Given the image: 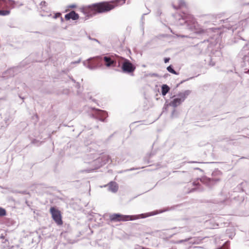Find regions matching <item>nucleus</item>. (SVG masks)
<instances>
[{
	"instance_id": "34",
	"label": "nucleus",
	"mask_w": 249,
	"mask_h": 249,
	"mask_svg": "<svg viewBox=\"0 0 249 249\" xmlns=\"http://www.w3.org/2000/svg\"><path fill=\"white\" fill-rule=\"evenodd\" d=\"M232 236H233L232 234H231V235H229V237L231 238H232Z\"/></svg>"
},
{
	"instance_id": "15",
	"label": "nucleus",
	"mask_w": 249,
	"mask_h": 249,
	"mask_svg": "<svg viewBox=\"0 0 249 249\" xmlns=\"http://www.w3.org/2000/svg\"><path fill=\"white\" fill-rule=\"evenodd\" d=\"M170 87L166 84H163L161 86V94L164 96L170 90Z\"/></svg>"
},
{
	"instance_id": "4",
	"label": "nucleus",
	"mask_w": 249,
	"mask_h": 249,
	"mask_svg": "<svg viewBox=\"0 0 249 249\" xmlns=\"http://www.w3.org/2000/svg\"><path fill=\"white\" fill-rule=\"evenodd\" d=\"M191 92V91L190 90H186L183 92L179 93L177 97L171 101L168 105L174 108L177 107L185 100Z\"/></svg>"
},
{
	"instance_id": "45",
	"label": "nucleus",
	"mask_w": 249,
	"mask_h": 249,
	"mask_svg": "<svg viewBox=\"0 0 249 249\" xmlns=\"http://www.w3.org/2000/svg\"><path fill=\"white\" fill-rule=\"evenodd\" d=\"M156 213H153V214H152L151 215H153L154 214H156Z\"/></svg>"
},
{
	"instance_id": "25",
	"label": "nucleus",
	"mask_w": 249,
	"mask_h": 249,
	"mask_svg": "<svg viewBox=\"0 0 249 249\" xmlns=\"http://www.w3.org/2000/svg\"><path fill=\"white\" fill-rule=\"evenodd\" d=\"M76 5L74 4H71L68 6V8H76Z\"/></svg>"
},
{
	"instance_id": "23",
	"label": "nucleus",
	"mask_w": 249,
	"mask_h": 249,
	"mask_svg": "<svg viewBox=\"0 0 249 249\" xmlns=\"http://www.w3.org/2000/svg\"><path fill=\"white\" fill-rule=\"evenodd\" d=\"M61 16V14L60 13H59V12L58 13H56L53 16V18H58L60 17Z\"/></svg>"
},
{
	"instance_id": "26",
	"label": "nucleus",
	"mask_w": 249,
	"mask_h": 249,
	"mask_svg": "<svg viewBox=\"0 0 249 249\" xmlns=\"http://www.w3.org/2000/svg\"><path fill=\"white\" fill-rule=\"evenodd\" d=\"M170 60V58L169 57H165L164 58V62L165 63H167L169 62Z\"/></svg>"
},
{
	"instance_id": "2",
	"label": "nucleus",
	"mask_w": 249,
	"mask_h": 249,
	"mask_svg": "<svg viewBox=\"0 0 249 249\" xmlns=\"http://www.w3.org/2000/svg\"><path fill=\"white\" fill-rule=\"evenodd\" d=\"M104 61L107 67H114L116 65V60L112 55L97 56L90 57L83 62L84 65L88 69L92 70L102 66V61Z\"/></svg>"
},
{
	"instance_id": "19",
	"label": "nucleus",
	"mask_w": 249,
	"mask_h": 249,
	"mask_svg": "<svg viewBox=\"0 0 249 249\" xmlns=\"http://www.w3.org/2000/svg\"><path fill=\"white\" fill-rule=\"evenodd\" d=\"M178 7H177L174 4H173V7L175 9H178V8H181L185 5V1L184 0H178Z\"/></svg>"
},
{
	"instance_id": "17",
	"label": "nucleus",
	"mask_w": 249,
	"mask_h": 249,
	"mask_svg": "<svg viewBox=\"0 0 249 249\" xmlns=\"http://www.w3.org/2000/svg\"><path fill=\"white\" fill-rule=\"evenodd\" d=\"M14 69H9L7 71H6L4 73H3V77H12L14 76Z\"/></svg>"
},
{
	"instance_id": "5",
	"label": "nucleus",
	"mask_w": 249,
	"mask_h": 249,
	"mask_svg": "<svg viewBox=\"0 0 249 249\" xmlns=\"http://www.w3.org/2000/svg\"><path fill=\"white\" fill-rule=\"evenodd\" d=\"M119 65H121V69L124 73H133L136 69V67L129 60L123 58Z\"/></svg>"
},
{
	"instance_id": "20",
	"label": "nucleus",
	"mask_w": 249,
	"mask_h": 249,
	"mask_svg": "<svg viewBox=\"0 0 249 249\" xmlns=\"http://www.w3.org/2000/svg\"><path fill=\"white\" fill-rule=\"evenodd\" d=\"M167 70L169 72L173 73L174 74L178 75L179 74L178 72H177L176 71H175L173 66L172 65H170L167 67Z\"/></svg>"
},
{
	"instance_id": "37",
	"label": "nucleus",
	"mask_w": 249,
	"mask_h": 249,
	"mask_svg": "<svg viewBox=\"0 0 249 249\" xmlns=\"http://www.w3.org/2000/svg\"><path fill=\"white\" fill-rule=\"evenodd\" d=\"M35 141H36V140H34L33 141H32V143H34Z\"/></svg>"
},
{
	"instance_id": "6",
	"label": "nucleus",
	"mask_w": 249,
	"mask_h": 249,
	"mask_svg": "<svg viewBox=\"0 0 249 249\" xmlns=\"http://www.w3.org/2000/svg\"><path fill=\"white\" fill-rule=\"evenodd\" d=\"M16 1L13 0H0V9L5 6H8L11 8L15 7ZM10 13L9 10H0V16L8 15Z\"/></svg>"
},
{
	"instance_id": "24",
	"label": "nucleus",
	"mask_w": 249,
	"mask_h": 249,
	"mask_svg": "<svg viewBox=\"0 0 249 249\" xmlns=\"http://www.w3.org/2000/svg\"><path fill=\"white\" fill-rule=\"evenodd\" d=\"M193 78V77H190V78H188V79H186V80H182V81H181L179 84H178L177 85V87H178V86H179L180 84H181L183 83V82H184L185 81H187V80H189V79H192Z\"/></svg>"
},
{
	"instance_id": "30",
	"label": "nucleus",
	"mask_w": 249,
	"mask_h": 249,
	"mask_svg": "<svg viewBox=\"0 0 249 249\" xmlns=\"http://www.w3.org/2000/svg\"><path fill=\"white\" fill-rule=\"evenodd\" d=\"M0 239H5V236L3 235L2 234H1L0 235Z\"/></svg>"
},
{
	"instance_id": "1",
	"label": "nucleus",
	"mask_w": 249,
	"mask_h": 249,
	"mask_svg": "<svg viewBox=\"0 0 249 249\" xmlns=\"http://www.w3.org/2000/svg\"><path fill=\"white\" fill-rule=\"evenodd\" d=\"M126 0H113L109 2L103 1L89 5L86 9V12L92 16L97 13H102L110 11L116 6L124 4Z\"/></svg>"
},
{
	"instance_id": "28",
	"label": "nucleus",
	"mask_w": 249,
	"mask_h": 249,
	"mask_svg": "<svg viewBox=\"0 0 249 249\" xmlns=\"http://www.w3.org/2000/svg\"><path fill=\"white\" fill-rule=\"evenodd\" d=\"M88 38H89V39H90V40H94V41H96V42H99V41H98V40L97 39H95V38H91V37H90V36H88Z\"/></svg>"
},
{
	"instance_id": "9",
	"label": "nucleus",
	"mask_w": 249,
	"mask_h": 249,
	"mask_svg": "<svg viewBox=\"0 0 249 249\" xmlns=\"http://www.w3.org/2000/svg\"><path fill=\"white\" fill-rule=\"evenodd\" d=\"M53 220L57 225H60L63 223L60 212L54 207H52L50 210Z\"/></svg>"
},
{
	"instance_id": "31",
	"label": "nucleus",
	"mask_w": 249,
	"mask_h": 249,
	"mask_svg": "<svg viewBox=\"0 0 249 249\" xmlns=\"http://www.w3.org/2000/svg\"><path fill=\"white\" fill-rule=\"evenodd\" d=\"M135 170V168H130V169H127V170H126V171H133V170Z\"/></svg>"
},
{
	"instance_id": "8",
	"label": "nucleus",
	"mask_w": 249,
	"mask_h": 249,
	"mask_svg": "<svg viewBox=\"0 0 249 249\" xmlns=\"http://www.w3.org/2000/svg\"><path fill=\"white\" fill-rule=\"evenodd\" d=\"M131 215H123L119 213H113L111 214L109 216L110 221L113 222L118 221H126L128 220H133V219L131 218Z\"/></svg>"
},
{
	"instance_id": "3",
	"label": "nucleus",
	"mask_w": 249,
	"mask_h": 249,
	"mask_svg": "<svg viewBox=\"0 0 249 249\" xmlns=\"http://www.w3.org/2000/svg\"><path fill=\"white\" fill-rule=\"evenodd\" d=\"M178 24L185 25L186 28L191 31H194L196 27V20L193 16L188 13L183 12L179 15Z\"/></svg>"
},
{
	"instance_id": "32",
	"label": "nucleus",
	"mask_w": 249,
	"mask_h": 249,
	"mask_svg": "<svg viewBox=\"0 0 249 249\" xmlns=\"http://www.w3.org/2000/svg\"><path fill=\"white\" fill-rule=\"evenodd\" d=\"M238 189H240L241 188V184H240L238 186Z\"/></svg>"
},
{
	"instance_id": "36",
	"label": "nucleus",
	"mask_w": 249,
	"mask_h": 249,
	"mask_svg": "<svg viewBox=\"0 0 249 249\" xmlns=\"http://www.w3.org/2000/svg\"><path fill=\"white\" fill-rule=\"evenodd\" d=\"M208 42V40H204V42Z\"/></svg>"
},
{
	"instance_id": "12",
	"label": "nucleus",
	"mask_w": 249,
	"mask_h": 249,
	"mask_svg": "<svg viewBox=\"0 0 249 249\" xmlns=\"http://www.w3.org/2000/svg\"><path fill=\"white\" fill-rule=\"evenodd\" d=\"M185 242H189L190 244H196V240L195 237H189L185 239L179 240L176 241H173L174 244H178L184 243Z\"/></svg>"
},
{
	"instance_id": "14",
	"label": "nucleus",
	"mask_w": 249,
	"mask_h": 249,
	"mask_svg": "<svg viewBox=\"0 0 249 249\" xmlns=\"http://www.w3.org/2000/svg\"><path fill=\"white\" fill-rule=\"evenodd\" d=\"M220 196H222V198H220L219 200H217L215 202L216 203H223L228 198V196L226 192H224V190H223L221 193H220Z\"/></svg>"
},
{
	"instance_id": "21",
	"label": "nucleus",
	"mask_w": 249,
	"mask_h": 249,
	"mask_svg": "<svg viewBox=\"0 0 249 249\" xmlns=\"http://www.w3.org/2000/svg\"><path fill=\"white\" fill-rule=\"evenodd\" d=\"M7 214L6 211L5 209L0 207V217H3Z\"/></svg>"
},
{
	"instance_id": "11",
	"label": "nucleus",
	"mask_w": 249,
	"mask_h": 249,
	"mask_svg": "<svg viewBox=\"0 0 249 249\" xmlns=\"http://www.w3.org/2000/svg\"><path fill=\"white\" fill-rule=\"evenodd\" d=\"M79 18L78 14L76 13L74 11H71L69 13L65 15V18L66 20L72 19L73 20H77Z\"/></svg>"
},
{
	"instance_id": "46",
	"label": "nucleus",
	"mask_w": 249,
	"mask_h": 249,
	"mask_svg": "<svg viewBox=\"0 0 249 249\" xmlns=\"http://www.w3.org/2000/svg\"><path fill=\"white\" fill-rule=\"evenodd\" d=\"M230 230H227V232H228Z\"/></svg>"
},
{
	"instance_id": "40",
	"label": "nucleus",
	"mask_w": 249,
	"mask_h": 249,
	"mask_svg": "<svg viewBox=\"0 0 249 249\" xmlns=\"http://www.w3.org/2000/svg\"><path fill=\"white\" fill-rule=\"evenodd\" d=\"M45 3L46 2H45V1H42L41 3Z\"/></svg>"
},
{
	"instance_id": "13",
	"label": "nucleus",
	"mask_w": 249,
	"mask_h": 249,
	"mask_svg": "<svg viewBox=\"0 0 249 249\" xmlns=\"http://www.w3.org/2000/svg\"><path fill=\"white\" fill-rule=\"evenodd\" d=\"M108 190L112 193H116L118 191V186L115 181H111L107 185Z\"/></svg>"
},
{
	"instance_id": "7",
	"label": "nucleus",
	"mask_w": 249,
	"mask_h": 249,
	"mask_svg": "<svg viewBox=\"0 0 249 249\" xmlns=\"http://www.w3.org/2000/svg\"><path fill=\"white\" fill-rule=\"evenodd\" d=\"M92 110L93 112L90 114L91 118L98 119L103 122H105L106 118L108 116L107 111L95 108Z\"/></svg>"
},
{
	"instance_id": "44",
	"label": "nucleus",
	"mask_w": 249,
	"mask_h": 249,
	"mask_svg": "<svg viewBox=\"0 0 249 249\" xmlns=\"http://www.w3.org/2000/svg\"><path fill=\"white\" fill-rule=\"evenodd\" d=\"M142 67H145V65H142Z\"/></svg>"
},
{
	"instance_id": "16",
	"label": "nucleus",
	"mask_w": 249,
	"mask_h": 249,
	"mask_svg": "<svg viewBox=\"0 0 249 249\" xmlns=\"http://www.w3.org/2000/svg\"><path fill=\"white\" fill-rule=\"evenodd\" d=\"M193 185L195 187V188L192 189L190 192H194L195 190H198L199 191H202L203 189L200 187V185L198 181H194L193 182Z\"/></svg>"
},
{
	"instance_id": "41",
	"label": "nucleus",
	"mask_w": 249,
	"mask_h": 249,
	"mask_svg": "<svg viewBox=\"0 0 249 249\" xmlns=\"http://www.w3.org/2000/svg\"><path fill=\"white\" fill-rule=\"evenodd\" d=\"M79 61H80V60H79V61H77V62H75V63H79Z\"/></svg>"
},
{
	"instance_id": "39",
	"label": "nucleus",
	"mask_w": 249,
	"mask_h": 249,
	"mask_svg": "<svg viewBox=\"0 0 249 249\" xmlns=\"http://www.w3.org/2000/svg\"><path fill=\"white\" fill-rule=\"evenodd\" d=\"M95 127L98 128V125L95 126Z\"/></svg>"
},
{
	"instance_id": "22",
	"label": "nucleus",
	"mask_w": 249,
	"mask_h": 249,
	"mask_svg": "<svg viewBox=\"0 0 249 249\" xmlns=\"http://www.w3.org/2000/svg\"><path fill=\"white\" fill-rule=\"evenodd\" d=\"M149 12H148L147 13H144L142 15V18H141V23H142V31L143 32H144L143 31V30H144V28H143V24H144V22L143 21V19H144V15H147Z\"/></svg>"
},
{
	"instance_id": "27",
	"label": "nucleus",
	"mask_w": 249,
	"mask_h": 249,
	"mask_svg": "<svg viewBox=\"0 0 249 249\" xmlns=\"http://www.w3.org/2000/svg\"><path fill=\"white\" fill-rule=\"evenodd\" d=\"M176 110L175 109H174L172 111V114H171V117H174V114L176 113Z\"/></svg>"
},
{
	"instance_id": "33",
	"label": "nucleus",
	"mask_w": 249,
	"mask_h": 249,
	"mask_svg": "<svg viewBox=\"0 0 249 249\" xmlns=\"http://www.w3.org/2000/svg\"><path fill=\"white\" fill-rule=\"evenodd\" d=\"M60 19H61V21L62 22H64V18L61 16H60Z\"/></svg>"
},
{
	"instance_id": "18",
	"label": "nucleus",
	"mask_w": 249,
	"mask_h": 249,
	"mask_svg": "<svg viewBox=\"0 0 249 249\" xmlns=\"http://www.w3.org/2000/svg\"><path fill=\"white\" fill-rule=\"evenodd\" d=\"M195 33H196V34H198V35H206V34H207V33H208V29H207V30L202 29H196L195 31Z\"/></svg>"
},
{
	"instance_id": "10",
	"label": "nucleus",
	"mask_w": 249,
	"mask_h": 249,
	"mask_svg": "<svg viewBox=\"0 0 249 249\" xmlns=\"http://www.w3.org/2000/svg\"><path fill=\"white\" fill-rule=\"evenodd\" d=\"M220 178H209L207 177H203L200 179V181L205 184L209 188H211L216 182L220 180Z\"/></svg>"
},
{
	"instance_id": "29",
	"label": "nucleus",
	"mask_w": 249,
	"mask_h": 249,
	"mask_svg": "<svg viewBox=\"0 0 249 249\" xmlns=\"http://www.w3.org/2000/svg\"><path fill=\"white\" fill-rule=\"evenodd\" d=\"M80 84L79 83H76V85H75V87L77 89H79L80 88Z\"/></svg>"
},
{
	"instance_id": "35",
	"label": "nucleus",
	"mask_w": 249,
	"mask_h": 249,
	"mask_svg": "<svg viewBox=\"0 0 249 249\" xmlns=\"http://www.w3.org/2000/svg\"><path fill=\"white\" fill-rule=\"evenodd\" d=\"M6 241H8V240L7 239H5V241H3L2 243H5L6 242Z\"/></svg>"
},
{
	"instance_id": "42",
	"label": "nucleus",
	"mask_w": 249,
	"mask_h": 249,
	"mask_svg": "<svg viewBox=\"0 0 249 249\" xmlns=\"http://www.w3.org/2000/svg\"><path fill=\"white\" fill-rule=\"evenodd\" d=\"M153 75H157V74L153 73Z\"/></svg>"
},
{
	"instance_id": "43",
	"label": "nucleus",
	"mask_w": 249,
	"mask_h": 249,
	"mask_svg": "<svg viewBox=\"0 0 249 249\" xmlns=\"http://www.w3.org/2000/svg\"><path fill=\"white\" fill-rule=\"evenodd\" d=\"M190 163H194V162H195V161H190Z\"/></svg>"
},
{
	"instance_id": "38",
	"label": "nucleus",
	"mask_w": 249,
	"mask_h": 249,
	"mask_svg": "<svg viewBox=\"0 0 249 249\" xmlns=\"http://www.w3.org/2000/svg\"><path fill=\"white\" fill-rule=\"evenodd\" d=\"M72 81H73L74 82H75V81L73 79H72Z\"/></svg>"
}]
</instances>
